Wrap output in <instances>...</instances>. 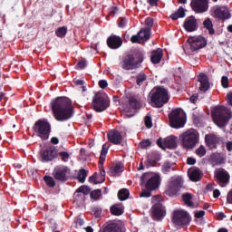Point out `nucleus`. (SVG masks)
Segmentation results:
<instances>
[{"label": "nucleus", "instance_id": "nucleus-62", "mask_svg": "<svg viewBox=\"0 0 232 232\" xmlns=\"http://www.w3.org/2000/svg\"><path fill=\"white\" fill-rule=\"evenodd\" d=\"M227 99L228 104H230V106H232V92H229V93L227 95Z\"/></svg>", "mask_w": 232, "mask_h": 232}, {"label": "nucleus", "instance_id": "nucleus-24", "mask_svg": "<svg viewBox=\"0 0 232 232\" xmlns=\"http://www.w3.org/2000/svg\"><path fill=\"white\" fill-rule=\"evenodd\" d=\"M108 139L112 144H121L122 142V135L116 130H112L108 133Z\"/></svg>", "mask_w": 232, "mask_h": 232}, {"label": "nucleus", "instance_id": "nucleus-18", "mask_svg": "<svg viewBox=\"0 0 232 232\" xmlns=\"http://www.w3.org/2000/svg\"><path fill=\"white\" fill-rule=\"evenodd\" d=\"M166 215V211L164 210V207L162 204H155L151 208V217L153 220H162Z\"/></svg>", "mask_w": 232, "mask_h": 232}, {"label": "nucleus", "instance_id": "nucleus-8", "mask_svg": "<svg viewBox=\"0 0 232 232\" xmlns=\"http://www.w3.org/2000/svg\"><path fill=\"white\" fill-rule=\"evenodd\" d=\"M110 107V99H108V95L104 92H97L92 102V108L94 111H98L99 113L108 110Z\"/></svg>", "mask_w": 232, "mask_h": 232}, {"label": "nucleus", "instance_id": "nucleus-47", "mask_svg": "<svg viewBox=\"0 0 232 232\" xmlns=\"http://www.w3.org/2000/svg\"><path fill=\"white\" fill-rule=\"evenodd\" d=\"M86 61L85 60H81L77 63L75 69L76 70H83V68H86Z\"/></svg>", "mask_w": 232, "mask_h": 232}, {"label": "nucleus", "instance_id": "nucleus-50", "mask_svg": "<svg viewBox=\"0 0 232 232\" xmlns=\"http://www.w3.org/2000/svg\"><path fill=\"white\" fill-rule=\"evenodd\" d=\"M159 160H153L151 159H149L148 160L145 161V165L147 166V168H153V166H155V164H157Z\"/></svg>", "mask_w": 232, "mask_h": 232}, {"label": "nucleus", "instance_id": "nucleus-26", "mask_svg": "<svg viewBox=\"0 0 232 232\" xmlns=\"http://www.w3.org/2000/svg\"><path fill=\"white\" fill-rule=\"evenodd\" d=\"M188 175L193 182H198L200 179H202V171L198 169H189L188 171Z\"/></svg>", "mask_w": 232, "mask_h": 232}, {"label": "nucleus", "instance_id": "nucleus-9", "mask_svg": "<svg viewBox=\"0 0 232 232\" xmlns=\"http://www.w3.org/2000/svg\"><path fill=\"white\" fill-rule=\"evenodd\" d=\"M144 61L142 52L137 51L132 54H128L124 57L121 68L123 70H133L138 64Z\"/></svg>", "mask_w": 232, "mask_h": 232}, {"label": "nucleus", "instance_id": "nucleus-33", "mask_svg": "<svg viewBox=\"0 0 232 232\" xmlns=\"http://www.w3.org/2000/svg\"><path fill=\"white\" fill-rule=\"evenodd\" d=\"M182 17H186V11H184V8L182 7H179L176 13H173L170 15V19L173 21H177V19H180Z\"/></svg>", "mask_w": 232, "mask_h": 232}, {"label": "nucleus", "instance_id": "nucleus-52", "mask_svg": "<svg viewBox=\"0 0 232 232\" xmlns=\"http://www.w3.org/2000/svg\"><path fill=\"white\" fill-rule=\"evenodd\" d=\"M145 24H146V26H148L147 28H149V30H151V26H153V20L151 18L148 17L145 20Z\"/></svg>", "mask_w": 232, "mask_h": 232}, {"label": "nucleus", "instance_id": "nucleus-36", "mask_svg": "<svg viewBox=\"0 0 232 232\" xmlns=\"http://www.w3.org/2000/svg\"><path fill=\"white\" fill-rule=\"evenodd\" d=\"M205 140L207 146H215L217 144V137L212 134L206 135Z\"/></svg>", "mask_w": 232, "mask_h": 232}, {"label": "nucleus", "instance_id": "nucleus-61", "mask_svg": "<svg viewBox=\"0 0 232 232\" xmlns=\"http://www.w3.org/2000/svg\"><path fill=\"white\" fill-rule=\"evenodd\" d=\"M213 197H214V198H218L220 197V190L215 189L213 191Z\"/></svg>", "mask_w": 232, "mask_h": 232}, {"label": "nucleus", "instance_id": "nucleus-6", "mask_svg": "<svg viewBox=\"0 0 232 232\" xmlns=\"http://www.w3.org/2000/svg\"><path fill=\"white\" fill-rule=\"evenodd\" d=\"M181 145L185 150H193L200 142V134L197 130L190 129L180 136Z\"/></svg>", "mask_w": 232, "mask_h": 232}, {"label": "nucleus", "instance_id": "nucleus-19", "mask_svg": "<svg viewBox=\"0 0 232 232\" xmlns=\"http://www.w3.org/2000/svg\"><path fill=\"white\" fill-rule=\"evenodd\" d=\"M211 12L214 14V17L217 19H229V10L226 7H220L218 5H216L211 8Z\"/></svg>", "mask_w": 232, "mask_h": 232}, {"label": "nucleus", "instance_id": "nucleus-58", "mask_svg": "<svg viewBox=\"0 0 232 232\" xmlns=\"http://www.w3.org/2000/svg\"><path fill=\"white\" fill-rule=\"evenodd\" d=\"M196 163H197V160H195L194 158H188L187 164L193 166V164H196Z\"/></svg>", "mask_w": 232, "mask_h": 232}, {"label": "nucleus", "instance_id": "nucleus-49", "mask_svg": "<svg viewBox=\"0 0 232 232\" xmlns=\"http://www.w3.org/2000/svg\"><path fill=\"white\" fill-rule=\"evenodd\" d=\"M221 84L223 88H229V79L227 76H223L221 79Z\"/></svg>", "mask_w": 232, "mask_h": 232}, {"label": "nucleus", "instance_id": "nucleus-56", "mask_svg": "<svg viewBox=\"0 0 232 232\" xmlns=\"http://www.w3.org/2000/svg\"><path fill=\"white\" fill-rule=\"evenodd\" d=\"M151 202L152 204H160V196H154L152 198H151Z\"/></svg>", "mask_w": 232, "mask_h": 232}, {"label": "nucleus", "instance_id": "nucleus-27", "mask_svg": "<svg viewBox=\"0 0 232 232\" xmlns=\"http://www.w3.org/2000/svg\"><path fill=\"white\" fill-rule=\"evenodd\" d=\"M122 171H124V166L121 163H116L111 167L109 173L111 177H121Z\"/></svg>", "mask_w": 232, "mask_h": 232}, {"label": "nucleus", "instance_id": "nucleus-11", "mask_svg": "<svg viewBox=\"0 0 232 232\" xmlns=\"http://www.w3.org/2000/svg\"><path fill=\"white\" fill-rule=\"evenodd\" d=\"M172 222L176 227H182L191 222V217L186 210H175L172 216Z\"/></svg>", "mask_w": 232, "mask_h": 232}, {"label": "nucleus", "instance_id": "nucleus-41", "mask_svg": "<svg viewBox=\"0 0 232 232\" xmlns=\"http://www.w3.org/2000/svg\"><path fill=\"white\" fill-rule=\"evenodd\" d=\"M195 153L198 157H204L206 153H208V150H206V147L204 145H200L196 150Z\"/></svg>", "mask_w": 232, "mask_h": 232}, {"label": "nucleus", "instance_id": "nucleus-29", "mask_svg": "<svg viewBox=\"0 0 232 232\" xmlns=\"http://www.w3.org/2000/svg\"><path fill=\"white\" fill-rule=\"evenodd\" d=\"M162 49H157L152 51L150 61L153 63V64H159L160 61H162Z\"/></svg>", "mask_w": 232, "mask_h": 232}, {"label": "nucleus", "instance_id": "nucleus-2", "mask_svg": "<svg viewBox=\"0 0 232 232\" xmlns=\"http://www.w3.org/2000/svg\"><path fill=\"white\" fill-rule=\"evenodd\" d=\"M160 174L157 172H146L141 176V184H144L146 189L140 193V197L148 198L151 197V191L158 189L160 186Z\"/></svg>", "mask_w": 232, "mask_h": 232}, {"label": "nucleus", "instance_id": "nucleus-63", "mask_svg": "<svg viewBox=\"0 0 232 232\" xmlns=\"http://www.w3.org/2000/svg\"><path fill=\"white\" fill-rule=\"evenodd\" d=\"M147 3L151 6H157V0H148Z\"/></svg>", "mask_w": 232, "mask_h": 232}, {"label": "nucleus", "instance_id": "nucleus-59", "mask_svg": "<svg viewBox=\"0 0 232 232\" xmlns=\"http://www.w3.org/2000/svg\"><path fill=\"white\" fill-rule=\"evenodd\" d=\"M76 226H84V220L82 218H77L75 220Z\"/></svg>", "mask_w": 232, "mask_h": 232}, {"label": "nucleus", "instance_id": "nucleus-57", "mask_svg": "<svg viewBox=\"0 0 232 232\" xmlns=\"http://www.w3.org/2000/svg\"><path fill=\"white\" fill-rule=\"evenodd\" d=\"M130 41L131 43H140L141 40L139 37V34H138V35L131 36Z\"/></svg>", "mask_w": 232, "mask_h": 232}, {"label": "nucleus", "instance_id": "nucleus-3", "mask_svg": "<svg viewBox=\"0 0 232 232\" xmlns=\"http://www.w3.org/2000/svg\"><path fill=\"white\" fill-rule=\"evenodd\" d=\"M108 150H110V146L108 144H103L98 163L100 173H95L94 175L91 176L89 178V182H92V184H102V182L106 180V171H104L103 164L106 160V155H108Z\"/></svg>", "mask_w": 232, "mask_h": 232}, {"label": "nucleus", "instance_id": "nucleus-64", "mask_svg": "<svg viewBox=\"0 0 232 232\" xmlns=\"http://www.w3.org/2000/svg\"><path fill=\"white\" fill-rule=\"evenodd\" d=\"M227 151H232V142L231 141L227 142Z\"/></svg>", "mask_w": 232, "mask_h": 232}, {"label": "nucleus", "instance_id": "nucleus-21", "mask_svg": "<svg viewBox=\"0 0 232 232\" xmlns=\"http://www.w3.org/2000/svg\"><path fill=\"white\" fill-rule=\"evenodd\" d=\"M183 26L186 32H196L198 28V24L194 16H188L186 18Z\"/></svg>", "mask_w": 232, "mask_h": 232}, {"label": "nucleus", "instance_id": "nucleus-14", "mask_svg": "<svg viewBox=\"0 0 232 232\" xmlns=\"http://www.w3.org/2000/svg\"><path fill=\"white\" fill-rule=\"evenodd\" d=\"M188 43L192 52L201 50V48H204L208 44V41L202 35L190 36L188 39Z\"/></svg>", "mask_w": 232, "mask_h": 232}, {"label": "nucleus", "instance_id": "nucleus-10", "mask_svg": "<svg viewBox=\"0 0 232 232\" xmlns=\"http://www.w3.org/2000/svg\"><path fill=\"white\" fill-rule=\"evenodd\" d=\"M169 118L171 128H183L186 124V112L181 109L173 110Z\"/></svg>", "mask_w": 232, "mask_h": 232}, {"label": "nucleus", "instance_id": "nucleus-23", "mask_svg": "<svg viewBox=\"0 0 232 232\" xmlns=\"http://www.w3.org/2000/svg\"><path fill=\"white\" fill-rule=\"evenodd\" d=\"M124 225L122 223H110L103 229L99 232H123Z\"/></svg>", "mask_w": 232, "mask_h": 232}, {"label": "nucleus", "instance_id": "nucleus-35", "mask_svg": "<svg viewBox=\"0 0 232 232\" xmlns=\"http://www.w3.org/2000/svg\"><path fill=\"white\" fill-rule=\"evenodd\" d=\"M129 197H130V190H128L127 188H121L118 192L119 200H126L129 198Z\"/></svg>", "mask_w": 232, "mask_h": 232}, {"label": "nucleus", "instance_id": "nucleus-30", "mask_svg": "<svg viewBox=\"0 0 232 232\" xmlns=\"http://www.w3.org/2000/svg\"><path fill=\"white\" fill-rule=\"evenodd\" d=\"M111 215H115L116 217H120L124 213V206L122 204H116L111 207Z\"/></svg>", "mask_w": 232, "mask_h": 232}, {"label": "nucleus", "instance_id": "nucleus-13", "mask_svg": "<svg viewBox=\"0 0 232 232\" xmlns=\"http://www.w3.org/2000/svg\"><path fill=\"white\" fill-rule=\"evenodd\" d=\"M140 106H142L140 99L138 97H130L129 98L128 104L123 107V110L128 113V117H133V115H135V110H140Z\"/></svg>", "mask_w": 232, "mask_h": 232}, {"label": "nucleus", "instance_id": "nucleus-44", "mask_svg": "<svg viewBox=\"0 0 232 232\" xmlns=\"http://www.w3.org/2000/svg\"><path fill=\"white\" fill-rule=\"evenodd\" d=\"M102 193V192L101 191V189L92 190L91 192V198H92V200H99V198H101Z\"/></svg>", "mask_w": 232, "mask_h": 232}, {"label": "nucleus", "instance_id": "nucleus-42", "mask_svg": "<svg viewBox=\"0 0 232 232\" xmlns=\"http://www.w3.org/2000/svg\"><path fill=\"white\" fill-rule=\"evenodd\" d=\"M44 180L45 181V184L49 187V188H55V179H53V178L50 177V176H45L44 178Z\"/></svg>", "mask_w": 232, "mask_h": 232}, {"label": "nucleus", "instance_id": "nucleus-40", "mask_svg": "<svg viewBox=\"0 0 232 232\" xmlns=\"http://www.w3.org/2000/svg\"><path fill=\"white\" fill-rule=\"evenodd\" d=\"M148 79V76H146V73L140 72L136 77V82L138 86H142L143 82Z\"/></svg>", "mask_w": 232, "mask_h": 232}, {"label": "nucleus", "instance_id": "nucleus-48", "mask_svg": "<svg viewBox=\"0 0 232 232\" xmlns=\"http://www.w3.org/2000/svg\"><path fill=\"white\" fill-rule=\"evenodd\" d=\"M78 193H83L84 195H88L90 193V188L88 186H81L77 189Z\"/></svg>", "mask_w": 232, "mask_h": 232}, {"label": "nucleus", "instance_id": "nucleus-31", "mask_svg": "<svg viewBox=\"0 0 232 232\" xmlns=\"http://www.w3.org/2000/svg\"><path fill=\"white\" fill-rule=\"evenodd\" d=\"M182 200L185 206L188 208H195V203H193V196L189 193H186L182 195Z\"/></svg>", "mask_w": 232, "mask_h": 232}, {"label": "nucleus", "instance_id": "nucleus-43", "mask_svg": "<svg viewBox=\"0 0 232 232\" xmlns=\"http://www.w3.org/2000/svg\"><path fill=\"white\" fill-rule=\"evenodd\" d=\"M211 162L213 166H218V164H222V160L218 154H213L211 156Z\"/></svg>", "mask_w": 232, "mask_h": 232}, {"label": "nucleus", "instance_id": "nucleus-32", "mask_svg": "<svg viewBox=\"0 0 232 232\" xmlns=\"http://www.w3.org/2000/svg\"><path fill=\"white\" fill-rule=\"evenodd\" d=\"M138 34L140 41H148L150 39V28H143L140 29V31Z\"/></svg>", "mask_w": 232, "mask_h": 232}, {"label": "nucleus", "instance_id": "nucleus-25", "mask_svg": "<svg viewBox=\"0 0 232 232\" xmlns=\"http://www.w3.org/2000/svg\"><path fill=\"white\" fill-rule=\"evenodd\" d=\"M198 82H200L199 90L200 92H208L209 90V79L208 75L201 73L198 75Z\"/></svg>", "mask_w": 232, "mask_h": 232}, {"label": "nucleus", "instance_id": "nucleus-15", "mask_svg": "<svg viewBox=\"0 0 232 232\" xmlns=\"http://www.w3.org/2000/svg\"><path fill=\"white\" fill-rule=\"evenodd\" d=\"M70 169L66 166H57L53 169V177L56 180H59L60 182H66L68 179H70Z\"/></svg>", "mask_w": 232, "mask_h": 232}, {"label": "nucleus", "instance_id": "nucleus-16", "mask_svg": "<svg viewBox=\"0 0 232 232\" xmlns=\"http://www.w3.org/2000/svg\"><path fill=\"white\" fill-rule=\"evenodd\" d=\"M215 177L218 184L221 188H226L229 184V172L224 169H218L215 171Z\"/></svg>", "mask_w": 232, "mask_h": 232}, {"label": "nucleus", "instance_id": "nucleus-54", "mask_svg": "<svg viewBox=\"0 0 232 232\" xmlns=\"http://www.w3.org/2000/svg\"><path fill=\"white\" fill-rule=\"evenodd\" d=\"M99 86H100V88L104 90V88H108V82L106 80H101L99 82Z\"/></svg>", "mask_w": 232, "mask_h": 232}, {"label": "nucleus", "instance_id": "nucleus-60", "mask_svg": "<svg viewBox=\"0 0 232 232\" xmlns=\"http://www.w3.org/2000/svg\"><path fill=\"white\" fill-rule=\"evenodd\" d=\"M198 99V95L194 94L189 98V101L193 102V104H195V102H197V100Z\"/></svg>", "mask_w": 232, "mask_h": 232}, {"label": "nucleus", "instance_id": "nucleus-55", "mask_svg": "<svg viewBox=\"0 0 232 232\" xmlns=\"http://www.w3.org/2000/svg\"><path fill=\"white\" fill-rule=\"evenodd\" d=\"M204 215H206V211H204V210H198V211L195 212L196 218H202V217H204Z\"/></svg>", "mask_w": 232, "mask_h": 232}, {"label": "nucleus", "instance_id": "nucleus-5", "mask_svg": "<svg viewBox=\"0 0 232 232\" xmlns=\"http://www.w3.org/2000/svg\"><path fill=\"white\" fill-rule=\"evenodd\" d=\"M231 117V110L224 106H218L212 111L213 121L215 124H217V126H218L219 128H222V126H226Z\"/></svg>", "mask_w": 232, "mask_h": 232}, {"label": "nucleus", "instance_id": "nucleus-22", "mask_svg": "<svg viewBox=\"0 0 232 232\" xmlns=\"http://www.w3.org/2000/svg\"><path fill=\"white\" fill-rule=\"evenodd\" d=\"M107 44L111 50H117V48L122 46V39L121 36L112 34L107 39Z\"/></svg>", "mask_w": 232, "mask_h": 232}, {"label": "nucleus", "instance_id": "nucleus-7", "mask_svg": "<svg viewBox=\"0 0 232 232\" xmlns=\"http://www.w3.org/2000/svg\"><path fill=\"white\" fill-rule=\"evenodd\" d=\"M34 135L42 139V140H48L50 139V132L52 131V126L44 120H38L33 127Z\"/></svg>", "mask_w": 232, "mask_h": 232}, {"label": "nucleus", "instance_id": "nucleus-38", "mask_svg": "<svg viewBox=\"0 0 232 232\" xmlns=\"http://www.w3.org/2000/svg\"><path fill=\"white\" fill-rule=\"evenodd\" d=\"M174 166H175V163L165 162L162 165V172L169 173V171H175Z\"/></svg>", "mask_w": 232, "mask_h": 232}, {"label": "nucleus", "instance_id": "nucleus-51", "mask_svg": "<svg viewBox=\"0 0 232 232\" xmlns=\"http://www.w3.org/2000/svg\"><path fill=\"white\" fill-rule=\"evenodd\" d=\"M145 126L146 128H151V126H153V123L151 122V117L150 116L145 117Z\"/></svg>", "mask_w": 232, "mask_h": 232}, {"label": "nucleus", "instance_id": "nucleus-53", "mask_svg": "<svg viewBox=\"0 0 232 232\" xmlns=\"http://www.w3.org/2000/svg\"><path fill=\"white\" fill-rule=\"evenodd\" d=\"M126 23H128V21L125 18H120L118 22V26L120 28H124V26H126Z\"/></svg>", "mask_w": 232, "mask_h": 232}, {"label": "nucleus", "instance_id": "nucleus-4", "mask_svg": "<svg viewBox=\"0 0 232 232\" xmlns=\"http://www.w3.org/2000/svg\"><path fill=\"white\" fill-rule=\"evenodd\" d=\"M169 101V92L164 87H158L150 92V104L154 108H162Z\"/></svg>", "mask_w": 232, "mask_h": 232}, {"label": "nucleus", "instance_id": "nucleus-20", "mask_svg": "<svg viewBox=\"0 0 232 232\" xmlns=\"http://www.w3.org/2000/svg\"><path fill=\"white\" fill-rule=\"evenodd\" d=\"M55 157H57V150L55 147L52 146L42 152V162H50V160H53Z\"/></svg>", "mask_w": 232, "mask_h": 232}, {"label": "nucleus", "instance_id": "nucleus-37", "mask_svg": "<svg viewBox=\"0 0 232 232\" xmlns=\"http://www.w3.org/2000/svg\"><path fill=\"white\" fill-rule=\"evenodd\" d=\"M86 177H88V172L86 171V169H80L77 177L79 182H81L82 184H84V182H86Z\"/></svg>", "mask_w": 232, "mask_h": 232}, {"label": "nucleus", "instance_id": "nucleus-12", "mask_svg": "<svg viewBox=\"0 0 232 232\" xmlns=\"http://www.w3.org/2000/svg\"><path fill=\"white\" fill-rule=\"evenodd\" d=\"M182 184H184V180L180 177L170 179L165 191L166 195L175 197L180 191Z\"/></svg>", "mask_w": 232, "mask_h": 232}, {"label": "nucleus", "instance_id": "nucleus-17", "mask_svg": "<svg viewBox=\"0 0 232 232\" xmlns=\"http://www.w3.org/2000/svg\"><path fill=\"white\" fill-rule=\"evenodd\" d=\"M190 6L196 14H204L209 10V0H192Z\"/></svg>", "mask_w": 232, "mask_h": 232}, {"label": "nucleus", "instance_id": "nucleus-46", "mask_svg": "<svg viewBox=\"0 0 232 232\" xmlns=\"http://www.w3.org/2000/svg\"><path fill=\"white\" fill-rule=\"evenodd\" d=\"M58 155L61 157L63 162H68V160H70V154H68L66 151L59 152Z\"/></svg>", "mask_w": 232, "mask_h": 232}, {"label": "nucleus", "instance_id": "nucleus-34", "mask_svg": "<svg viewBox=\"0 0 232 232\" xmlns=\"http://www.w3.org/2000/svg\"><path fill=\"white\" fill-rule=\"evenodd\" d=\"M203 26L206 28L210 35H213L215 34V29H213V22H211V19L207 18L203 22Z\"/></svg>", "mask_w": 232, "mask_h": 232}, {"label": "nucleus", "instance_id": "nucleus-39", "mask_svg": "<svg viewBox=\"0 0 232 232\" xmlns=\"http://www.w3.org/2000/svg\"><path fill=\"white\" fill-rule=\"evenodd\" d=\"M55 34L57 37H60L61 39H63V37H66V34H68V28H66V26L59 27L55 31Z\"/></svg>", "mask_w": 232, "mask_h": 232}, {"label": "nucleus", "instance_id": "nucleus-28", "mask_svg": "<svg viewBox=\"0 0 232 232\" xmlns=\"http://www.w3.org/2000/svg\"><path fill=\"white\" fill-rule=\"evenodd\" d=\"M163 145L165 148H169V150H175V148H177V137L169 136L165 138Z\"/></svg>", "mask_w": 232, "mask_h": 232}, {"label": "nucleus", "instance_id": "nucleus-45", "mask_svg": "<svg viewBox=\"0 0 232 232\" xmlns=\"http://www.w3.org/2000/svg\"><path fill=\"white\" fill-rule=\"evenodd\" d=\"M139 146L141 150H146V148H150V146H151V141L150 140H143L140 142Z\"/></svg>", "mask_w": 232, "mask_h": 232}, {"label": "nucleus", "instance_id": "nucleus-1", "mask_svg": "<svg viewBox=\"0 0 232 232\" xmlns=\"http://www.w3.org/2000/svg\"><path fill=\"white\" fill-rule=\"evenodd\" d=\"M51 108L55 121L64 122L73 117V105L67 97H57L51 102Z\"/></svg>", "mask_w": 232, "mask_h": 232}]
</instances>
